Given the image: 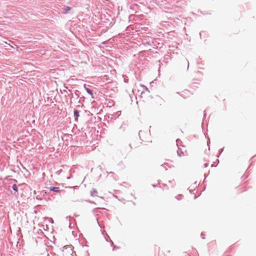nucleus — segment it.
I'll list each match as a JSON object with an SVG mask.
<instances>
[{"label":"nucleus","instance_id":"f257e3e1","mask_svg":"<svg viewBox=\"0 0 256 256\" xmlns=\"http://www.w3.org/2000/svg\"><path fill=\"white\" fill-rule=\"evenodd\" d=\"M80 111L77 110H74V120L76 121H78V118L79 116Z\"/></svg>","mask_w":256,"mask_h":256},{"label":"nucleus","instance_id":"f03ea898","mask_svg":"<svg viewBox=\"0 0 256 256\" xmlns=\"http://www.w3.org/2000/svg\"><path fill=\"white\" fill-rule=\"evenodd\" d=\"M85 90H86V92L92 96V98H94L93 92L92 90L86 87H85Z\"/></svg>","mask_w":256,"mask_h":256},{"label":"nucleus","instance_id":"7ed1b4c3","mask_svg":"<svg viewBox=\"0 0 256 256\" xmlns=\"http://www.w3.org/2000/svg\"><path fill=\"white\" fill-rule=\"evenodd\" d=\"M97 191L96 190V189H94L93 188L92 190H91L90 191V196H98L96 195V194H97Z\"/></svg>","mask_w":256,"mask_h":256},{"label":"nucleus","instance_id":"20e7f679","mask_svg":"<svg viewBox=\"0 0 256 256\" xmlns=\"http://www.w3.org/2000/svg\"><path fill=\"white\" fill-rule=\"evenodd\" d=\"M50 190L54 192H58L59 191L58 187H52L50 188Z\"/></svg>","mask_w":256,"mask_h":256},{"label":"nucleus","instance_id":"39448f33","mask_svg":"<svg viewBox=\"0 0 256 256\" xmlns=\"http://www.w3.org/2000/svg\"><path fill=\"white\" fill-rule=\"evenodd\" d=\"M144 132L142 131V130H140L139 132V133H138V135H139L140 138L142 140H144L142 139V137H143V134H144Z\"/></svg>","mask_w":256,"mask_h":256},{"label":"nucleus","instance_id":"423d86ee","mask_svg":"<svg viewBox=\"0 0 256 256\" xmlns=\"http://www.w3.org/2000/svg\"><path fill=\"white\" fill-rule=\"evenodd\" d=\"M12 190L15 191L16 192H17L18 191V186L16 184H14L12 186Z\"/></svg>","mask_w":256,"mask_h":256},{"label":"nucleus","instance_id":"0eeeda50","mask_svg":"<svg viewBox=\"0 0 256 256\" xmlns=\"http://www.w3.org/2000/svg\"><path fill=\"white\" fill-rule=\"evenodd\" d=\"M70 9H71V8H70V6H64V10L66 12H68V10H70Z\"/></svg>","mask_w":256,"mask_h":256},{"label":"nucleus","instance_id":"6e6552de","mask_svg":"<svg viewBox=\"0 0 256 256\" xmlns=\"http://www.w3.org/2000/svg\"><path fill=\"white\" fill-rule=\"evenodd\" d=\"M176 142V145H177L178 147L179 144H180V142H182L180 139H177Z\"/></svg>","mask_w":256,"mask_h":256},{"label":"nucleus","instance_id":"1a4fd4ad","mask_svg":"<svg viewBox=\"0 0 256 256\" xmlns=\"http://www.w3.org/2000/svg\"><path fill=\"white\" fill-rule=\"evenodd\" d=\"M177 152H178V156H182V152H179V150H178Z\"/></svg>","mask_w":256,"mask_h":256},{"label":"nucleus","instance_id":"9d476101","mask_svg":"<svg viewBox=\"0 0 256 256\" xmlns=\"http://www.w3.org/2000/svg\"><path fill=\"white\" fill-rule=\"evenodd\" d=\"M223 150H224V148L220 150V154L222 152Z\"/></svg>","mask_w":256,"mask_h":256},{"label":"nucleus","instance_id":"9b49d317","mask_svg":"<svg viewBox=\"0 0 256 256\" xmlns=\"http://www.w3.org/2000/svg\"><path fill=\"white\" fill-rule=\"evenodd\" d=\"M208 163L204 164V167H207L208 166Z\"/></svg>","mask_w":256,"mask_h":256},{"label":"nucleus","instance_id":"f8f14e48","mask_svg":"<svg viewBox=\"0 0 256 256\" xmlns=\"http://www.w3.org/2000/svg\"><path fill=\"white\" fill-rule=\"evenodd\" d=\"M88 202L90 203H92V204H95L94 202L92 201H88Z\"/></svg>","mask_w":256,"mask_h":256},{"label":"nucleus","instance_id":"ddd939ff","mask_svg":"<svg viewBox=\"0 0 256 256\" xmlns=\"http://www.w3.org/2000/svg\"><path fill=\"white\" fill-rule=\"evenodd\" d=\"M187 62H188V67H189V62L188 61H187Z\"/></svg>","mask_w":256,"mask_h":256},{"label":"nucleus","instance_id":"4468645a","mask_svg":"<svg viewBox=\"0 0 256 256\" xmlns=\"http://www.w3.org/2000/svg\"><path fill=\"white\" fill-rule=\"evenodd\" d=\"M96 221H97V223L98 224L99 226L100 227V225L99 223H98V220H96Z\"/></svg>","mask_w":256,"mask_h":256},{"label":"nucleus","instance_id":"2eb2a0df","mask_svg":"<svg viewBox=\"0 0 256 256\" xmlns=\"http://www.w3.org/2000/svg\"><path fill=\"white\" fill-rule=\"evenodd\" d=\"M144 88H145V89H146V90H148V88H147L145 86H144Z\"/></svg>","mask_w":256,"mask_h":256},{"label":"nucleus","instance_id":"dca6fc26","mask_svg":"<svg viewBox=\"0 0 256 256\" xmlns=\"http://www.w3.org/2000/svg\"><path fill=\"white\" fill-rule=\"evenodd\" d=\"M115 249H116V246H114V248H113V250H114Z\"/></svg>","mask_w":256,"mask_h":256},{"label":"nucleus","instance_id":"f3484780","mask_svg":"<svg viewBox=\"0 0 256 256\" xmlns=\"http://www.w3.org/2000/svg\"><path fill=\"white\" fill-rule=\"evenodd\" d=\"M110 242H111L112 245H113L114 244L112 240H110Z\"/></svg>","mask_w":256,"mask_h":256}]
</instances>
